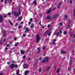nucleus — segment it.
Returning <instances> with one entry per match:
<instances>
[{"mask_svg":"<svg viewBox=\"0 0 75 75\" xmlns=\"http://www.w3.org/2000/svg\"><path fill=\"white\" fill-rule=\"evenodd\" d=\"M59 70H60V69H58L57 71V73H59Z\"/></svg>","mask_w":75,"mask_h":75,"instance_id":"24","label":"nucleus"},{"mask_svg":"<svg viewBox=\"0 0 75 75\" xmlns=\"http://www.w3.org/2000/svg\"><path fill=\"white\" fill-rule=\"evenodd\" d=\"M37 50H38V51H37V53H39V52H40L41 51V49H40V48H37Z\"/></svg>","mask_w":75,"mask_h":75,"instance_id":"11","label":"nucleus"},{"mask_svg":"<svg viewBox=\"0 0 75 75\" xmlns=\"http://www.w3.org/2000/svg\"><path fill=\"white\" fill-rule=\"evenodd\" d=\"M34 27V24L32 23L30 26V28H33Z\"/></svg>","mask_w":75,"mask_h":75,"instance_id":"16","label":"nucleus"},{"mask_svg":"<svg viewBox=\"0 0 75 75\" xmlns=\"http://www.w3.org/2000/svg\"><path fill=\"white\" fill-rule=\"evenodd\" d=\"M18 28H21V26L20 25L18 26Z\"/></svg>","mask_w":75,"mask_h":75,"instance_id":"53","label":"nucleus"},{"mask_svg":"<svg viewBox=\"0 0 75 75\" xmlns=\"http://www.w3.org/2000/svg\"><path fill=\"white\" fill-rule=\"evenodd\" d=\"M51 32H49V33H48V36L51 35Z\"/></svg>","mask_w":75,"mask_h":75,"instance_id":"36","label":"nucleus"},{"mask_svg":"<svg viewBox=\"0 0 75 75\" xmlns=\"http://www.w3.org/2000/svg\"><path fill=\"white\" fill-rule=\"evenodd\" d=\"M70 25V23L68 24V25L67 26V28H68V29L70 28V26H69Z\"/></svg>","mask_w":75,"mask_h":75,"instance_id":"15","label":"nucleus"},{"mask_svg":"<svg viewBox=\"0 0 75 75\" xmlns=\"http://www.w3.org/2000/svg\"><path fill=\"white\" fill-rule=\"evenodd\" d=\"M72 61H70V65H72Z\"/></svg>","mask_w":75,"mask_h":75,"instance_id":"23","label":"nucleus"},{"mask_svg":"<svg viewBox=\"0 0 75 75\" xmlns=\"http://www.w3.org/2000/svg\"><path fill=\"white\" fill-rule=\"evenodd\" d=\"M28 73H29V71H25L24 74L25 75H27V74H28Z\"/></svg>","mask_w":75,"mask_h":75,"instance_id":"10","label":"nucleus"},{"mask_svg":"<svg viewBox=\"0 0 75 75\" xmlns=\"http://www.w3.org/2000/svg\"><path fill=\"white\" fill-rule=\"evenodd\" d=\"M41 22H40L39 23V25H42L41 24Z\"/></svg>","mask_w":75,"mask_h":75,"instance_id":"42","label":"nucleus"},{"mask_svg":"<svg viewBox=\"0 0 75 75\" xmlns=\"http://www.w3.org/2000/svg\"><path fill=\"white\" fill-rule=\"evenodd\" d=\"M30 21H33V18H30Z\"/></svg>","mask_w":75,"mask_h":75,"instance_id":"41","label":"nucleus"},{"mask_svg":"<svg viewBox=\"0 0 75 75\" xmlns=\"http://www.w3.org/2000/svg\"><path fill=\"white\" fill-rule=\"evenodd\" d=\"M48 33H49V32L48 31H47L45 32V33L46 34H48Z\"/></svg>","mask_w":75,"mask_h":75,"instance_id":"50","label":"nucleus"},{"mask_svg":"<svg viewBox=\"0 0 75 75\" xmlns=\"http://www.w3.org/2000/svg\"><path fill=\"white\" fill-rule=\"evenodd\" d=\"M61 4H62V3H60L59 4V5L57 8H60V7H61Z\"/></svg>","mask_w":75,"mask_h":75,"instance_id":"13","label":"nucleus"},{"mask_svg":"<svg viewBox=\"0 0 75 75\" xmlns=\"http://www.w3.org/2000/svg\"><path fill=\"white\" fill-rule=\"evenodd\" d=\"M6 31H5L3 32V36L4 37H5L6 36Z\"/></svg>","mask_w":75,"mask_h":75,"instance_id":"9","label":"nucleus"},{"mask_svg":"<svg viewBox=\"0 0 75 75\" xmlns=\"http://www.w3.org/2000/svg\"><path fill=\"white\" fill-rule=\"evenodd\" d=\"M23 18V17L22 16H20L18 17V19H17L18 21H21Z\"/></svg>","mask_w":75,"mask_h":75,"instance_id":"5","label":"nucleus"},{"mask_svg":"<svg viewBox=\"0 0 75 75\" xmlns=\"http://www.w3.org/2000/svg\"><path fill=\"white\" fill-rule=\"evenodd\" d=\"M5 50H8V48H7V47H5Z\"/></svg>","mask_w":75,"mask_h":75,"instance_id":"59","label":"nucleus"},{"mask_svg":"<svg viewBox=\"0 0 75 75\" xmlns=\"http://www.w3.org/2000/svg\"><path fill=\"white\" fill-rule=\"evenodd\" d=\"M59 32L60 33H62V30H60Z\"/></svg>","mask_w":75,"mask_h":75,"instance_id":"56","label":"nucleus"},{"mask_svg":"<svg viewBox=\"0 0 75 75\" xmlns=\"http://www.w3.org/2000/svg\"><path fill=\"white\" fill-rule=\"evenodd\" d=\"M30 59H31V58H28V61H30Z\"/></svg>","mask_w":75,"mask_h":75,"instance_id":"61","label":"nucleus"},{"mask_svg":"<svg viewBox=\"0 0 75 75\" xmlns=\"http://www.w3.org/2000/svg\"><path fill=\"white\" fill-rule=\"evenodd\" d=\"M21 54H24L25 53V51L23 50H22L21 51Z\"/></svg>","mask_w":75,"mask_h":75,"instance_id":"8","label":"nucleus"},{"mask_svg":"<svg viewBox=\"0 0 75 75\" xmlns=\"http://www.w3.org/2000/svg\"><path fill=\"white\" fill-rule=\"evenodd\" d=\"M70 3L71 4H72V1L71 0L70 1Z\"/></svg>","mask_w":75,"mask_h":75,"instance_id":"62","label":"nucleus"},{"mask_svg":"<svg viewBox=\"0 0 75 75\" xmlns=\"http://www.w3.org/2000/svg\"><path fill=\"white\" fill-rule=\"evenodd\" d=\"M17 24L18 23H16L15 24V27H17Z\"/></svg>","mask_w":75,"mask_h":75,"instance_id":"49","label":"nucleus"},{"mask_svg":"<svg viewBox=\"0 0 75 75\" xmlns=\"http://www.w3.org/2000/svg\"><path fill=\"white\" fill-rule=\"evenodd\" d=\"M51 27V25H50V24H48V26H47V27Z\"/></svg>","mask_w":75,"mask_h":75,"instance_id":"48","label":"nucleus"},{"mask_svg":"<svg viewBox=\"0 0 75 75\" xmlns=\"http://www.w3.org/2000/svg\"><path fill=\"white\" fill-rule=\"evenodd\" d=\"M38 64V61H36L34 63V65H37V64Z\"/></svg>","mask_w":75,"mask_h":75,"instance_id":"26","label":"nucleus"},{"mask_svg":"<svg viewBox=\"0 0 75 75\" xmlns=\"http://www.w3.org/2000/svg\"><path fill=\"white\" fill-rule=\"evenodd\" d=\"M45 62V60H43L42 61V63H44V62Z\"/></svg>","mask_w":75,"mask_h":75,"instance_id":"31","label":"nucleus"},{"mask_svg":"<svg viewBox=\"0 0 75 75\" xmlns=\"http://www.w3.org/2000/svg\"><path fill=\"white\" fill-rule=\"evenodd\" d=\"M50 67H47V70H49V69H50Z\"/></svg>","mask_w":75,"mask_h":75,"instance_id":"39","label":"nucleus"},{"mask_svg":"<svg viewBox=\"0 0 75 75\" xmlns=\"http://www.w3.org/2000/svg\"><path fill=\"white\" fill-rule=\"evenodd\" d=\"M28 24L29 25L30 24H31V22L29 21V22H28Z\"/></svg>","mask_w":75,"mask_h":75,"instance_id":"63","label":"nucleus"},{"mask_svg":"<svg viewBox=\"0 0 75 75\" xmlns=\"http://www.w3.org/2000/svg\"><path fill=\"white\" fill-rule=\"evenodd\" d=\"M20 14H21V11H19L18 13H17L16 12H13L14 16H15V17H18Z\"/></svg>","mask_w":75,"mask_h":75,"instance_id":"1","label":"nucleus"},{"mask_svg":"<svg viewBox=\"0 0 75 75\" xmlns=\"http://www.w3.org/2000/svg\"><path fill=\"white\" fill-rule=\"evenodd\" d=\"M47 35V34H46V33H44V34L43 35V36H45V35Z\"/></svg>","mask_w":75,"mask_h":75,"instance_id":"45","label":"nucleus"},{"mask_svg":"<svg viewBox=\"0 0 75 75\" xmlns=\"http://www.w3.org/2000/svg\"><path fill=\"white\" fill-rule=\"evenodd\" d=\"M64 17L65 19H66V18H68V16H67V15H65Z\"/></svg>","mask_w":75,"mask_h":75,"instance_id":"19","label":"nucleus"},{"mask_svg":"<svg viewBox=\"0 0 75 75\" xmlns=\"http://www.w3.org/2000/svg\"><path fill=\"white\" fill-rule=\"evenodd\" d=\"M64 35H66L67 34V31H65L64 33Z\"/></svg>","mask_w":75,"mask_h":75,"instance_id":"27","label":"nucleus"},{"mask_svg":"<svg viewBox=\"0 0 75 75\" xmlns=\"http://www.w3.org/2000/svg\"><path fill=\"white\" fill-rule=\"evenodd\" d=\"M39 72H41V69H40L39 70Z\"/></svg>","mask_w":75,"mask_h":75,"instance_id":"55","label":"nucleus"},{"mask_svg":"<svg viewBox=\"0 0 75 75\" xmlns=\"http://www.w3.org/2000/svg\"><path fill=\"white\" fill-rule=\"evenodd\" d=\"M33 3H34L35 5H37V3H36V1H33Z\"/></svg>","mask_w":75,"mask_h":75,"instance_id":"18","label":"nucleus"},{"mask_svg":"<svg viewBox=\"0 0 75 75\" xmlns=\"http://www.w3.org/2000/svg\"><path fill=\"white\" fill-rule=\"evenodd\" d=\"M8 16H10L11 15V13L9 12L7 13Z\"/></svg>","mask_w":75,"mask_h":75,"instance_id":"38","label":"nucleus"},{"mask_svg":"<svg viewBox=\"0 0 75 75\" xmlns=\"http://www.w3.org/2000/svg\"><path fill=\"white\" fill-rule=\"evenodd\" d=\"M14 67L15 68H17V67H18V65L16 64L15 65Z\"/></svg>","mask_w":75,"mask_h":75,"instance_id":"22","label":"nucleus"},{"mask_svg":"<svg viewBox=\"0 0 75 75\" xmlns=\"http://www.w3.org/2000/svg\"><path fill=\"white\" fill-rule=\"evenodd\" d=\"M58 16V14H56L54 15V18H57Z\"/></svg>","mask_w":75,"mask_h":75,"instance_id":"14","label":"nucleus"},{"mask_svg":"<svg viewBox=\"0 0 75 75\" xmlns=\"http://www.w3.org/2000/svg\"><path fill=\"white\" fill-rule=\"evenodd\" d=\"M57 31H56V33L54 34H53L54 35H56V34H57Z\"/></svg>","mask_w":75,"mask_h":75,"instance_id":"43","label":"nucleus"},{"mask_svg":"<svg viewBox=\"0 0 75 75\" xmlns=\"http://www.w3.org/2000/svg\"><path fill=\"white\" fill-rule=\"evenodd\" d=\"M9 23L10 24V25H12V24H13V23L11 22V21H9Z\"/></svg>","mask_w":75,"mask_h":75,"instance_id":"25","label":"nucleus"},{"mask_svg":"<svg viewBox=\"0 0 75 75\" xmlns=\"http://www.w3.org/2000/svg\"><path fill=\"white\" fill-rule=\"evenodd\" d=\"M26 58V56H23V59H25Z\"/></svg>","mask_w":75,"mask_h":75,"instance_id":"33","label":"nucleus"},{"mask_svg":"<svg viewBox=\"0 0 75 75\" xmlns=\"http://www.w3.org/2000/svg\"><path fill=\"white\" fill-rule=\"evenodd\" d=\"M20 73V71H17L16 73V74L17 75H18V74H19V73Z\"/></svg>","mask_w":75,"mask_h":75,"instance_id":"20","label":"nucleus"},{"mask_svg":"<svg viewBox=\"0 0 75 75\" xmlns=\"http://www.w3.org/2000/svg\"><path fill=\"white\" fill-rule=\"evenodd\" d=\"M24 23H23V22H21L20 23V24H23Z\"/></svg>","mask_w":75,"mask_h":75,"instance_id":"60","label":"nucleus"},{"mask_svg":"<svg viewBox=\"0 0 75 75\" xmlns=\"http://www.w3.org/2000/svg\"><path fill=\"white\" fill-rule=\"evenodd\" d=\"M19 44V43L18 42H17L16 44H15L14 46H15V47H16L18 45V44Z\"/></svg>","mask_w":75,"mask_h":75,"instance_id":"21","label":"nucleus"},{"mask_svg":"<svg viewBox=\"0 0 75 75\" xmlns=\"http://www.w3.org/2000/svg\"><path fill=\"white\" fill-rule=\"evenodd\" d=\"M36 38H37L36 42H37L39 41L40 40V35L39 34H37Z\"/></svg>","mask_w":75,"mask_h":75,"instance_id":"2","label":"nucleus"},{"mask_svg":"<svg viewBox=\"0 0 75 75\" xmlns=\"http://www.w3.org/2000/svg\"><path fill=\"white\" fill-rule=\"evenodd\" d=\"M45 61L46 62H48V57H45Z\"/></svg>","mask_w":75,"mask_h":75,"instance_id":"12","label":"nucleus"},{"mask_svg":"<svg viewBox=\"0 0 75 75\" xmlns=\"http://www.w3.org/2000/svg\"><path fill=\"white\" fill-rule=\"evenodd\" d=\"M45 48V46H44L43 47L42 50H44Z\"/></svg>","mask_w":75,"mask_h":75,"instance_id":"34","label":"nucleus"},{"mask_svg":"<svg viewBox=\"0 0 75 75\" xmlns=\"http://www.w3.org/2000/svg\"><path fill=\"white\" fill-rule=\"evenodd\" d=\"M23 36L24 37H25V36H26V35L25 34H23Z\"/></svg>","mask_w":75,"mask_h":75,"instance_id":"51","label":"nucleus"},{"mask_svg":"<svg viewBox=\"0 0 75 75\" xmlns=\"http://www.w3.org/2000/svg\"><path fill=\"white\" fill-rule=\"evenodd\" d=\"M27 67V64H25L23 65V67H24V68H25Z\"/></svg>","mask_w":75,"mask_h":75,"instance_id":"30","label":"nucleus"},{"mask_svg":"<svg viewBox=\"0 0 75 75\" xmlns=\"http://www.w3.org/2000/svg\"><path fill=\"white\" fill-rule=\"evenodd\" d=\"M0 44L1 45L2 44V40H1L0 41Z\"/></svg>","mask_w":75,"mask_h":75,"instance_id":"47","label":"nucleus"},{"mask_svg":"<svg viewBox=\"0 0 75 75\" xmlns=\"http://www.w3.org/2000/svg\"><path fill=\"white\" fill-rule=\"evenodd\" d=\"M4 3L5 4H7V1L6 0H5L4 1Z\"/></svg>","mask_w":75,"mask_h":75,"instance_id":"40","label":"nucleus"},{"mask_svg":"<svg viewBox=\"0 0 75 75\" xmlns=\"http://www.w3.org/2000/svg\"><path fill=\"white\" fill-rule=\"evenodd\" d=\"M9 46H10V45H6V47H8Z\"/></svg>","mask_w":75,"mask_h":75,"instance_id":"58","label":"nucleus"},{"mask_svg":"<svg viewBox=\"0 0 75 75\" xmlns=\"http://www.w3.org/2000/svg\"><path fill=\"white\" fill-rule=\"evenodd\" d=\"M61 53H62V54H66V52L65 51H62L61 52Z\"/></svg>","mask_w":75,"mask_h":75,"instance_id":"17","label":"nucleus"},{"mask_svg":"<svg viewBox=\"0 0 75 75\" xmlns=\"http://www.w3.org/2000/svg\"><path fill=\"white\" fill-rule=\"evenodd\" d=\"M26 31H29V29H28V27L26 28Z\"/></svg>","mask_w":75,"mask_h":75,"instance_id":"28","label":"nucleus"},{"mask_svg":"<svg viewBox=\"0 0 75 75\" xmlns=\"http://www.w3.org/2000/svg\"><path fill=\"white\" fill-rule=\"evenodd\" d=\"M0 23H2V21H3V17L1 15H0Z\"/></svg>","mask_w":75,"mask_h":75,"instance_id":"6","label":"nucleus"},{"mask_svg":"<svg viewBox=\"0 0 75 75\" xmlns=\"http://www.w3.org/2000/svg\"><path fill=\"white\" fill-rule=\"evenodd\" d=\"M9 67L11 68V69H13L15 67V64H12L9 66Z\"/></svg>","mask_w":75,"mask_h":75,"instance_id":"3","label":"nucleus"},{"mask_svg":"<svg viewBox=\"0 0 75 75\" xmlns=\"http://www.w3.org/2000/svg\"><path fill=\"white\" fill-rule=\"evenodd\" d=\"M60 33L59 32L57 33L56 34L57 36H59V35Z\"/></svg>","mask_w":75,"mask_h":75,"instance_id":"29","label":"nucleus"},{"mask_svg":"<svg viewBox=\"0 0 75 75\" xmlns=\"http://www.w3.org/2000/svg\"><path fill=\"white\" fill-rule=\"evenodd\" d=\"M51 10H52V8H49V9L47 11V13L49 14L50 13H51Z\"/></svg>","mask_w":75,"mask_h":75,"instance_id":"4","label":"nucleus"},{"mask_svg":"<svg viewBox=\"0 0 75 75\" xmlns=\"http://www.w3.org/2000/svg\"><path fill=\"white\" fill-rule=\"evenodd\" d=\"M60 25H62V22L60 23H59Z\"/></svg>","mask_w":75,"mask_h":75,"instance_id":"54","label":"nucleus"},{"mask_svg":"<svg viewBox=\"0 0 75 75\" xmlns=\"http://www.w3.org/2000/svg\"><path fill=\"white\" fill-rule=\"evenodd\" d=\"M42 57H40V58H39L40 61H41V59H42Z\"/></svg>","mask_w":75,"mask_h":75,"instance_id":"44","label":"nucleus"},{"mask_svg":"<svg viewBox=\"0 0 75 75\" xmlns=\"http://www.w3.org/2000/svg\"><path fill=\"white\" fill-rule=\"evenodd\" d=\"M55 9H56V8H54V9H52V10H53V11H54V10H55Z\"/></svg>","mask_w":75,"mask_h":75,"instance_id":"57","label":"nucleus"},{"mask_svg":"<svg viewBox=\"0 0 75 75\" xmlns=\"http://www.w3.org/2000/svg\"><path fill=\"white\" fill-rule=\"evenodd\" d=\"M53 45L55 44V42H53Z\"/></svg>","mask_w":75,"mask_h":75,"instance_id":"64","label":"nucleus"},{"mask_svg":"<svg viewBox=\"0 0 75 75\" xmlns=\"http://www.w3.org/2000/svg\"><path fill=\"white\" fill-rule=\"evenodd\" d=\"M72 57H71L70 58V61H72Z\"/></svg>","mask_w":75,"mask_h":75,"instance_id":"37","label":"nucleus"},{"mask_svg":"<svg viewBox=\"0 0 75 75\" xmlns=\"http://www.w3.org/2000/svg\"><path fill=\"white\" fill-rule=\"evenodd\" d=\"M74 16H75V9L74 10Z\"/></svg>","mask_w":75,"mask_h":75,"instance_id":"52","label":"nucleus"},{"mask_svg":"<svg viewBox=\"0 0 75 75\" xmlns=\"http://www.w3.org/2000/svg\"><path fill=\"white\" fill-rule=\"evenodd\" d=\"M16 62V61H14V60H13L12 61V63H15Z\"/></svg>","mask_w":75,"mask_h":75,"instance_id":"32","label":"nucleus"},{"mask_svg":"<svg viewBox=\"0 0 75 75\" xmlns=\"http://www.w3.org/2000/svg\"><path fill=\"white\" fill-rule=\"evenodd\" d=\"M51 18V16L50 15H48L47 16V20H50Z\"/></svg>","mask_w":75,"mask_h":75,"instance_id":"7","label":"nucleus"},{"mask_svg":"<svg viewBox=\"0 0 75 75\" xmlns=\"http://www.w3.org/2000/svg\"><path fill=\"white\" fill-rule=\"evenodd\" d=\"M69 24L70 23H70H71V19L69 20Z\"/></svg>","mask_w":75,"mask_h":75,"instance_id":"35","label":"nucleus"},{"mask_svg":"<svg viewBox=\"0 0 75 75\" xmlns=\"http://www.w3.org/2000/svg\"><path fill=\"white\" fill-rule=\"evenodd\" d=\"M6 41V39L4 38L3 41V42H4V41Z\"/></svg>","mask_w":75,"mask_h":75,"instance_id":"46","label":"nucleus"}]
</instances>
